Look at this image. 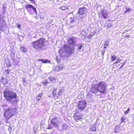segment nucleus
<instances>
[{"instance_id": "23", "label": "nucleus", "mask_w": 134, "mask_h": 134, "mask_svg": "<svg viewBox=\"0 0 134 134\" xmlns=\"http://www.w3.org/2000/svg\"><path fill=\"white\" fill-rule=\"evenodd\" d=\"M125 119V117L124 116L122 117L121 118V123L123 122H124V121Z\"/></svg>"}, {"instance_id": "9", "label": "nucleus", "mask_w": 134, "mask_h": 134, "mask_svg": "<svg viewBox=\"0 0 134 134\" xmlns=\"http://www.w3.org/2000/svg\"><path fill=\"white\" fill-rule=\"evenodd\" d=\"M25 8L28 12H29L30 11L31 9H32L35 12H37L36 8L31 4H28L25 5Z\"/></svg>"}, {"instance_id": "6", "label": "nucleus", "mask_w": 134, "mask_h": 134, "mask_svg": "<svg viewBox=\"0 0 134 134\" xmlns=\"http://www.w3.org/2000/svg\"><path fill=\"white\" fill-rule=\"evenodd\" d=\"M13 115L14 112L12 108H8L6 109L4 111V115L7 120L11 118Z\"/></svg>"}, {"instance_id": "8", "label": "nucleus", "mask_w": 134, "mask_h": 134, "mask_svg": "<svg viewBox=\"0 0 134 134\" xmlns=\"http://www.w3.org/2000/svg\"><path fill=\"white\" fill-rule=\"evenodd\" d=\"M61 122L59 120L57 117L52 119L51 121V123L55 127H57Z\"/></svg>"}, {"instance_id": "35", "label": "nucleus", "mask_w": 134, "mask_h": 134, "mask_svg": "<svg viewBox=\"0 0 134 134\" xmlns=\"http://www.w3.org/2000/svg\"><path fill=\"white\" fill-rule=\"evenodd\" d=\"M130 35H126L125 36V37H129V36H130Z\"/></svg>"}, {"instance_id": "39", "label": "nucleus", "mask_w": 134, "mask_h": 134, "mask_svg": "<svg viewBox=\"0 0 134 134\" xmlns=\"http://www.w3.org/2000/svg\"><path fill=\"white\" fill-rule=\"evenodd\" d=\"M96 81L97 82V81H97H97Z\"/></svg>"}, {"instance_id": "11", "label": "nucleus", "mask_w": 134, "mask_h": 134, "mask_svg": "<svg viewBox=\"0 0 134 134\" xmlns=\"http://www.w3.org/2000/svg\"><path fill=\"white\" fill-rule=\"evenodd\" d=\"M100 14L103 16V17L105 19H107L108 16L107 11L104 10L102 9L101 10Z\"/></svg>"}, {"instance_id": "36", "label": "nucleus", "mask_w": 134, "mask_h": 134, "mask_svg": "<svg viewBox=\"0 0 134 134\" xmlns=\"http://www.w3.org/2000/svg\"><path fill=\"white\" fill-rule=\"evenodd\" d=\"M75 21L74 20H72L70 22V23H72L73 22H74Z\"/></svg>"}, {"instance_id": "19", "label": "nucleus", "mask_w": 134, "mask_h": 134, "mask_svg": "<svg viewBox=\"0 0 134 134\" xmlns=\"http://www.w3.org/2000/svg\"><path fill=\"white\" fill-rule=\"evenodd\" d=\"M111 62H114L117 58V57L115 55H112L111 56Z\"/></svg>"}, {"instance_id": "27", "label": "nucleus", "mask_w": 134, "mask_h": 134, "mask_svg": "<svg viewBox=\"0 0 134 134\" xmlns=\"http://www.w3.org/2000/svg\"><path fill=\"white\" fill-rule=\"evenodd\" d=\"M42 83H43V85L44 86H45L48 83V82L47 81H44Z\"/></svg>"}, {"instance_id": "32", "label": "nucleus", "mask_w": 134, "mask_h": 134, "mask_svg": "<svg viewBox=\"0 0 134 134\" xmlns=\"http://www.w3.org/2000/svg\"><path fill=\"white\" fill-rule=\"evenodd\" d=\"M3 26H0V30H3Z\"/></svg>"}, {"instance_id": "21", "label": "nucleus", "mask_w": 134, "mask_h": 134, "mask_svg": "<svg viewBox=\"0 0 134 134\" xmlns=\"http://www.w3.org/2000/svg\"><path fill=\"white\" fill-rule=\"evenodd\" d=\"M109 45V42L107 41H106L104 43V48L105 49Z\"/></svg>"}, {"instance_id": "1", "label": "nucleus", "mask_w": 134, "mask_h": 134, "mask_svg": "<svg viewBox=\"0 0 134 134\" xmlns=\"http://www.w3.org/2000/svg\"><path fill=\"white\" fill-rule=\"evenodd\" d=\"M106 84L105 82L100 81L96 84L91 85L90 91L94 94L99 92L101 94H104L106 92Z\"/></svg>"}, {"instance_id": "16", "label": "nucleus", "mask_w": 134, "mask_h": 134, "mask_svg": "<svg viewBox=\"0 0 134 134\" xmlns=\"http://www.w3.org/2000/svg\"><path fill=\"white\" fill-rule=\"evenodd\" d=\"M39 61H42L43 63H50V60L44 59H40L39 60Z\"/></svg>"}, {"instance_id": "34", "label": "nucleus", "mask_w": 134, "mask_h": 134, "mask_svg": "<svg viewBox=\"0 0 134 134\" xmlns=\"http://www.w3.org/2000/svg\"><path fill=\"white\" fill-rule=\"evenodd\" d=\"M125 64V62L124 63H123L122 64V65L121 66V67L120 68V69L123 66V65H124Z\"/></svg>"}, {"instance_id": "10", "label": "nucleus", "mask_w": 134, "mask_h": 134, "mask_svg": "<svg viewBox=\"0 0 134 134\" xmlns=\"http://www.w3.org/2000/svg\"><path fill=\"white\" fill-rule=\"evenodd\" d=\"M87 11V9L84 7L79 8L77 13L80 15H83Z\"/></svg>"}, {"instance_id": "15", "label": "nucleus", "mask_w": 134, "mask_h": 134, "mask_svg": "<svg viewBox=\"0 0 134 134\" xmlns=\"http://www.w3.org/2000/svg\"><path fill=\"white\" fill-rule=\"evenodd\" d=\"M68 43L72 45L74 43V42L73 40V38H70L68 41Z\"/></svg>"}, {"instance_id": "4", "label": "nucleus", "mask_w": 134, "mask_h": 134, "mask_svg": "<svg viewBox=\"0 0 134 134\" xmlns=\"http://www.w3.org/2000/svg\"><path fill=\"white\" fill-rule=\"evenodd\" d=\"M63 48L65 50V53L67 55H68L69 56L71 55L74 52L75 49L74 47L72 48L68 46L67 44H65L63 46L62 49L59 50V53H60L61 52L62 53H63L62 52L63 51Z\"/></svg>"}, {"instance_id": "30", "label": "nucleus", "mask_w": 134, "mask_h": 134, "mask_svg": "<svg viewBox=\"0 0 134 134\" xmlns=\"http://www.w3.org/2000/svg\"><path fill=\"white\" fill-rule=\"evenodd\" d=\"M121 60L120 58H118L116 60V61L118 63H120L121 61Z\"/></svg>"}, {"instance_id": "24", "label": "nucleus", "mask_w": 134, "mask_h": 134, "mask_svg": "<svg viewBox=\"0 0 134 134\" xmlns=\"http://www.w3.org/2000/svg\"><path fill=\"white\" fill-rule=\"evenodd\" d=\"M94 33L93 32H91V34L88 36V38H91L94 35Z\"/></svg>"}, {"instance_id": "28", "label": "nucleus", "mask_w": 134, "mask_h": 134, "mask_svg": "<svg viewBox=\"0 0 134 134\" xmlns=\"http://www.w3.org/2000/svg\"><path fill=\"white\" fill-rule=\"evenodd\" d=\"M129 110H130V109L129 108H128L127 110L126 111H125V113H124L125 114H128L129 113Z\"/></svg>"}, {"instance_id": "17", "label": "nucleus", "mask_w": 134, "mask_h": 134, "mask_svg": "<svg viewBox=\"0 0 134 134\" xmlns=\"http://www.w3.org/2000/svg\"><path fill=\"white\" fill-rule=\"evenodd\" d=\"M20 49L24 53H25L27 51V48L22 46L20 47Z\"/></svg>"}, {"instance_id": "25", "label": "nucleus", "mask_w": 134, "mask_h": 134, "mask_svg": "<svg viewBox=\"0 0 134 134\" xmlns=\"http://www.w3.org/2000/svg\"><path fill=\"white\" fill-rule=\"evenodd\" d=\"M53 128V127L51 125L49 124L48 125V126L47 127V129H52Z\"/></svg>"}, {"instance_id": "26", "label": "nucleus", "mask_w": 134, "mask_h": 134, "mask_svg": "<svg viewBox=\"0 0 134 134\" xmlns=\"http://www.w3.org/2000/svg\"><path fill=\"white\" fill-rule=\"evenodd\" d=\"M10 71H11V70H8V69H6V70H5V72L7 74L9 75V72Z\"/></svg>"}, {"instance_id": "37", "label": "nucleus", "mask_w": 134, "mask_h": 134, "mask_svg": "<svg viewBox=\"0 0 134 134\" xmlns=\"http://www.w3.org/2000/svg\"><path fill=\"white\" fill-rule=\"evenodd\" d=\"M118 63V62H117V61H116V62H115L114 63V64H116L117 63Z\"/></svg>"}, {"instance_id": "12", "label": "nucleus", "mask_w": 134, "mask_h": 134, "mask_svg": "<svg viewBox=\"0 0 134 134\" xmlns=\"http://www.w3.org/2000/svg\"><path fill=\"white\" fill-rule=\"evenodd\" d=\"M63 68V64H60L56 66L54 69V70L56 71H59L62 70Z\"/></svg>"}, {"instance_id": "29", "label": "nucleus", "mask_w": 134, "mask_h": 134, "mask_svg": "<svg viewBox=\"0 0 134 134\" xmlns=\"http://www.w3.org/2000/svg\"><path fill=\"white\" fill-rule=\"evenodd\" d=\"M131 10V9L129 8H128L126 10L125 12V13H126V12H129V11Z\"/></svg>"}, {"instance_id": "2", "label": "nucleus", "mask_w": 134, "mask_h": 134, "mask_svg": "<svg viewBox=\"0 0 134 134\" xmlns=\"http://www.w3.org/2000/svg\"><path fill=\"white\" fill-rule=\"evenodd\" d=\"M46 40L44 38H41L33 41L31 43L32 47L37 50H43L45 46Z\"/></svg>"}, {"instance_id": "13", "label": "nucleus", "mask_w": 134, "mask_h": 134, "mask_svg": "<svg viewBox=\"0 0 134 134\" xmlns=\"http://www.w3.org/2000/svg\"><path fill=\"white\" fill-rule=\"evenodd\" d=\"M49 79L50 81L52 83H56L57 82L56 79L55 77H49Z\"/></svg>"}, {"instance_id": "22", "label": "nucleus", "mask_w": 134, "mask_h": 134, "mask_svg": "<svg viewBox=\"0 0 134 134\" xmlns=\"http://www.w3.org/2000/svg\"><path fill=\"white\" fill-rule=\"evenodd\" d=\"M57 92V89H54L52 92V94L53 96H55L56 95Z\"/></svg>"}, {"instance_id": "7", "label": "nucleus", "mask_w": 134, "mask_h": 134, "mask_svg": "<svg viewBox=\"0 0 134 134\" xmlns=\"http://www.w3.org/2000/svg\"><path fill=\"white\" fill-rule=\"evenodd\" d=\"M76 112L74 113L73 118L74 120L76 122L79 121H82V120L84 118H83V115L79 114V111H77V110H76Z\"/></svg>"}, {"instance_id": "38", "label": "nucleus", "mask_w": 134, "mask_h": 134, "mask_svg": "<svg viewBox=\"0 0 134 134\" xmlns=\"http://www.w3.org/2000/svg\"><path fill=\"white\" fill-rule=\"evenodd\" d=\"M20 26H18V27L19 28H20Z\"/></svg>"}, {"instance_id": "20", "label": "nucleus", "mask_w": 134, "mask_h": 134, "mask_svg": "<svg viewBox=\"0 0 134 134\" xmlns=\"http://www.w3.org/2000/svg\"><path fill=\"white\" fill-rule=\"evenodd\" d=\"M60 8L62 10H65L68 9V7L65 5L61 6Z\"/></svg>"}, {"instance_id": "31", "label": "nucleus", "mask_w": 134, "mask_h": 134, "mask_svg": "<svg viewBox=\"0 0 134 134\" xmlns=\"http://www.w3.org/2000/svg\"><path fill=\"white\" fill-rule=\"evenodd\" d=\"M105 50H104L102 52H101V54H102V55H103V56L104 55V54L105 53Z\"/></svg>"}, {"instance_id": "33", "label": "nucleus", "mask_w": 134, "mask_h": 134, "mask_svg": "<svg viewBox=\"0 0 134 134\" xmlns=\"http://www.w3.org/2000/svg\"><path fill=\"white\" fill-rule=\"evenodd\" d=\"M82 47V45H81L80 46H79V50H80L81 48V47Z\"/></svg>"}, {"instance_id": "3", "label": "nucleus", "mask_w": 134, "mask_h": 134, "mask_svg": "<svg viewBox=\"0 0 134 134\" xmlns=\"http://www.w3.org/2000/svg\"><path fill=\"white\" fill-rule=\"evenodd\" d=\"M3 97L7 101H10L17 97L16 93L9 90H5L3 92Z\"/></svg>"}, {"instance_id": "14", "label": "nucleus", "mask_w": 134, "mask_h": 134, "mask_svg": "<svg viewBox=\"0 0 134 134\" xmlns=\"http://www.w3.org/2000/svg\"><path fill=\"white\" fill-rule=\"evenodd\" d=\"M95 123L94 125H91L90 127V130L92 131H95L96 130V126L95 125Z\"/></svg>"}, {"instance_id": "5", "label": "nucleus", "mask_w": 134, "mask_h": 134, "mask_svg": "<svg viewBox=\"0 0 134 134\" xmlns=\"http://www.w3.org/2000/svg\"><path fill=\"white\" fill-rule=\"evenodd\" d=\"M87 103L86 100H83L78 101L77 108L79 111L81 112L85 109L87 106Z\"/></svg>"}, {"instance_id": "18", "label": "nucleus", "mask_w": 134, "mask_h": 134, "mask_svg": "<svg viewBox=\"0 0 134 134\" xmlns=\"http://www.w3.org/2000/svg\"><path fill=\"white\" fill-rule=\"evenodd\" d=\"M42 93H40L37 96L36 99V100L38 102L39 101L40 99L41 98V97L42 95Z\"/></svg>"}]
</instances>
